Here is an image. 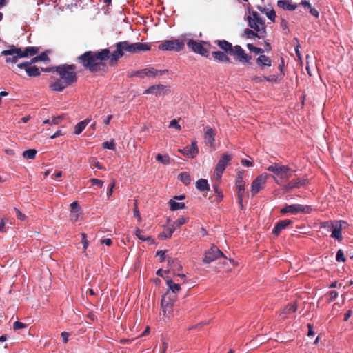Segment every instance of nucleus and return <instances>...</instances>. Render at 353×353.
Here are the masks:
<instances>
[{
	"instance_id": "nucleus-1",
	"label": "nucleus",
	"mask_w": 353,
	"mask_h": 353,
	"mask_svg": "<svg viewBox=\"0 0 353 353\" xmlns=\"http://www.w3.org/2000/svg\"><path fill=\"white\" fill-rule=\"evenodd\" d=\"M114 46L115 50L112 53L108 48L86 51L78 56L76 61L85 70L91 73L107 72L108 68L106 61H108L109 65L115 66L119 59L124 56L125 52L137 54L151 49L150 45L147 43H130L128 41L117 42Z\"/></svg>"
},
{
	"instance_id": "nucleus-2",
	"label": "nucleus",
	"mask_w": 353,
	"mask_h": 353,
	"mask_svg": "<svg viewBox=\"0 0 353 353\" xmlns=\"http://www.w3.org/2000/svg\"><path fill=\"white\" fill-rule=\"evenodd\" d=\"M55 71L59 79L50 84V88L53 91L61 92L77 81L76 65L74 64L59 65L55 67Z\"/></svg>"
},
{
	"instance_id": "nucleus-3",
	"label": "nucleus",
	"mask_w": 353,
	"mask_h": 353,
	"mask_svg": "<svg viewBox=\"0 0 353 353\" xmlns=\"http://www.w3.org/2000/svg\"><path fill=\"white\" fill-rule=\"evenodd\" d=\"M214 43L222 50V52L233 56L236 61L243 65L251 64L252 57L248 54L241 46H233L231 43L224 39L216 40Z\"/></svg>"
},
{
	"instance_id": "nucleus-4",
	"label": "nucleus",
	"mask_w": 353,
	"mask_h": 353,
	"mask_svg": "<svg viewBox=\"0 0 353 353\" xmlns=\"http://www.w3.org/2000/svg\"><path fill=\"white\" fill-rule=\"evenodd\" d=\"M39 52V48L28 46L22 49L12 45L8 50H3L1 54L6 56V62L15 63L19 58L34 56Z\"/></svg>"
},
{
	"instance_id": "nucleus-5",
	"label": "nucleus",
	"mask_w": 353,
	"mask_h": 353,
	"mask_svg": "<svg viewBox=\"0 0 353 353\" xmlns=\"http://www.w3.org/2000/svg\"><path fill=\"white\" fill-rule=\"evenodd\" d=\"M248 9L250 14L247 17L248 26L256 32H259L260 34H266L265 19L261 17L257 12H250V5H248Z\"/></svg>"
},
{
	"instance_id": "nucleus-6",
	"label": "nucleus",
	"mask_w": 353,
	"mask_h": 353,
	"mask_svg": "<svg viewBox=\"0 0 353 353\" xmlns=\"http://www.w3.org/2000/svg\"><path fill=\"white\" fill-rule=\"evenodd\" d=\"M176 299V295L171 294L169 291L162 296L161 307L165 317L169 319L172 315L174 303Z\"/></svg>"
},
{
	"instance_id": "nucleus-7",
	"label": "nucleus",
	"mask_w": 353,
	"mask_h": 353,
	"mask_svg": "<svg viewBox=\"0 0 353 353\" xmlns=\"http://www.w3.org/2000/svg\"><path fill=\"white\" fill-rule=\"evenodd\" d=\"M312 209L310 205H304L301 204H292L286 205L285 208H282L280 212L283 214L290 213L292 214H296L298 213H304V214H310L312 212Z\"/></svg>"
},
{
	"instance_id": "nucleus-8",
	"label": "nucleus",
	"mask_w": 353,
	"mask_h": 353,
	"mask_svg": "<svg viewBox=\"0 0 353 353\" xmlns=\"http://www.w3.org/2000/svg\"><path fill=\"white\" fill-rule=\"evenodd\" d=\"M268 177V174L266 173L261 174L259 175L251 184V195L252 196H255L258 194L261 190L264 189L267 179Z\"/></svg>"
},
{
	"instance_id": "nucleus-9",
	"label": "nucleus",
	"mask_w": 353,
	"mask_h": 353,
	"mask_svg": "<svg viewBox=\"0 0 353 353\" xmlns=\"http://www.w3.org/2000/svg\"><path fill=\"white\" fill-rule=\"evenodd\" d=\"M184 42L178 39L166 40L159 46L161 50H170L179 52L184 48Z\"/></svg>"
},
{
	"instance_id": "nucleus-10",
	"label": "nucleus",
	"mask_w": 353,
	"mask_h": 353,
	"mask_svg": "<svg viewBox=\"0 0 353 353\" xmlns=\"http://www.w3.org/2000/svg\"><path fill=\"white\" fill-rule=\"evenodd\" d=\"M231 160L232 156L228 153H224L221 156L214 170V174L217 179H220L221 178L226 166L230 163Z\"/></svg>"
},
{
	"instance_id": "nucleus-11",
	"label": "nucleus",
	"mask_w": 353,
	"mask_h": 353,
	"mask_svg": "<svg viewBox=\"0 0 353 353\" xmlns=\"http://www.w3.org/2000/svg\"><path fill=\"white\" fill-rule=\"evenodd\" d=\"M187 46L192 52L199 54L203 57H208L209 56V50L203 47L202 41H196L193 39H189L187 41Z\"/></svg>"
},
{
	"instance_id": "nucleus-12",
	"label": "nucleus",
	"mask_w": 353,
	"mask_h": 353,
	"mask_svg": "<svg viewBox=\"0 0 353 353\" xmlns=\"http://www.w3.org/2000/svg\"><path fill=\"white\" fill-rule=\"evenodd\" d=\"M223 256V253L216 245H213L210 250L205 251L203 262L204 263H210Z\"/></svg>"
},
{
	"instance_id": "nucleus-13",
	"label": "nucleus",
	"mask_w": 353,
	"mask_h": 353,
	"mask_svg": "<svg viewBox=\"0 0 353 353\" xmlns=\"http://www.w3.org/2000/svg\"><path fill=\"white\" fill-rule=\"evenodd\" d=\"M347 225V222L344 221H335L334 225L332 224L331 237L337 239L339 241H341L343 239L341 231L343 229H345Z\"/></svg>"
},
{
	"instance_id": "nucleus-14",
	"label": "nucleus",
	"mask_w": 353,
	"mask_h": 353,
	"mask_svg": "<svg viewBox=\"0 0 353 353\" xmlns=\"http://www.w3.org/2000/svg\"><path fill=\"white\" fill-rule=\"evenodd\" d=\"M178 151L188 158H194L199 153L196 141H192L190 145H187L183 149H179Z\"/></svg>"
},
{
	"instance_id": "nucleus-15",
	"label": "nucleus",
	"mask_w": 353,
	"mask_h": 353,
	"mask_svg": "<svg viewBox=\"0 0 353 353\" xmlns=\"http://www.w3.org/2000/svg\"><path fill=\"white\" fill-rule=\"evenodd\" d=\"M17 68L24 69L27 74L30 77H38L40 75L39 70L34 65H30V63L23 62L17 65Z\"/></svg>"
},
{
	"instance_id": "nucleus-16",
	"label": "nucleus",
	"mask_w": 353,
	"mask_h": 353,
	"mask_svg": "<svg viewBox=\"0 0 353 353\" xmlns=\"http://www.w3.org/2000/svg\"><path fill=\"white\" fill-rule=\"evenodd\" d=\"M169 91V88L162 84L150 86L148 88L145 93L154 94L156 96H161L165 94Z\"/></svg>"
},
{
	"instance_id": "nucleus-17",
	"label": "nucleus",
	"mask_w": 353,
	"mask_h": 353,
	"mask_svg": "<svg viewBox=\"0 0 353 353\" xmlns=\"http://www.w3.org/2000/svg\"><path fill=\"white\" fill-rule=\"evenodd\" d=\"M215 135V130L212 129L210 126L205 127L204 133L205 142L207 145H210L211 148H214Z\"/></svg>"
},
{
	"instance_id": "nucleus-18",
	"label": "nucleus",
	"mask_w": 353,
	"mask_h": 353,
	"mask_svg": "<svg viewBox=\"0 0 353 353\" xmlns=\"http://www.w3.org/2000/svg\"><path fill=\"white\" fill-rule=\"evenodd\" d=\"M256 63L261 70H265L272 65L270 58L264 54L259 55V57L256 59Z\"/></svg>"
},
{
	"instance_id": "nucleus-19",
	"label": "nucleus",
	"mask_w": 353,
	"mask_h": 353,
	"mask_svg": "<svg viewBox=\"0 0 353 353\" xmlns=\"http://www.w3.org/2000/svg\"><path fill=\"white\" fill-rule=\"evenodd\" d=\"M292 221L290 219L281 220L274 225L272 233L275 235H279L281 230L285 229L288 226L291 225Z\"/></svg>"
},
{
	"instance_id": "nucleus-20",
	"label": "nucleus",
	"mask_w": 353,
	"mask_h": 353,
	"mask_svg": "<svg viewBox=\"0 0 353 353\" xmlns=\"http://www.w3.org/2000/svg\"><path fill=\"white\" fill-rule=\"evenodd\" d=\"M212 57L219 62L231 63V59L229 54L222 51H214L212 52Z\"/></svg>"
},
{
	"instance_id": "nucleus-21",
	"label": "nucleus",
	"mask_w": 353,
	"mask_h": 353,
	"mask_svg": "<svg viewBox=\"0 0 353 353\" xmlns=\"http://www.w3.org/2000/svg\"><path fill=\"white\" fill-rule=\"evenodd\" d=\"M165 283L168 287V291L171 294L176 295V294L181 290V285L179 283H176L171 279H166Z\"/></svg>"
},
{
	"instance_id": "nucleus-22",
	"label": "nucleus",
	"mask_w": 353,
	"mask_h": 353,
	"mask_svg": "<svg viewBox=\"0 0 353 353\" xmlns=\"http://www.w3.org/2000/svg\"><path fill=\"white\" fill-rule=\"evenodd\" d=\"M176 228V224H174V222H171L170 221H168V225L166 228H168V234H165L164 233H160L159 234V238L161 239H166L171 238L172 234L174 233Z\"/></svg>"
},
{
	"instance_id": "nucleus-23",
	"label": "nucleus",
	"mask_w": 353,
	"mask_h": 353,
	"mask_svg": "<svg viewBox=\"0 0 353 353\" xmlns=\"http://www.w3.org/2000/svg\"><path fill=\"white\" fill-rule=\"evenodd\" d=\"M143 75L147 77H155L158 74L162 75L165 74L167 70H158L154 68H148L143 69Z\"/></svg>"
},
{
	"instance_id": "nucleus-24",
	"label": "nucleus",
	"mask_w": 353,
	"mask_h": 353,
	"mask_svg": "<svg viewBox=\"0 0 353 353\" xmlns=\"http://www.w3.org/2000/svg\"><path fill=\"white\" fill-rule=\"evenodd\" d=\"M236 191H237V196H238V203L240 205L241 210L244 208L243 204V199L245 194V185H236Z\"/></svg>"
},
{
	"instance_id": "nucleus-25",
	"label": "nucleus",
	"mask_w": 353,
	"mask_h": 353,
	"mask_svg": "<svg viewBox=\"0 0 353 353\" xmlns=\"http://www.w3.org/2000/svg\"><path fill=\"white\" fill-rule=\"evenodd\" d=\"M304 180L298 178L296 179H293L290 181L286 185L285 188L288 190H291L294 188H299L304 185Z\"/></svg>"
},
{
	"instance_id": "nucleus-26",
	"label": "nucleus",
	"mask_w": 353,
	"mask_h": 353,
	"mask_svg": "<svg viewBox=\"0 0 353 353\" xmlns=\"http://www.w3.org/2000/svg\"><path fill=\"white\" fill-rule=\"evenodd\" d=\"M90 121H91V119L87 118L86 119L78 123L75 125V128H74L75 130H74V133L76 135L80 134L83 132V130L85 128V127L88 125V124L90 122Z\"/></svg>"
},
{
	"instance_id": "nucleus-27",
	"label": "nucleus",
	"mask_w": 353,
	"mask_h": 353,
	"mask_svg": "<svg viewBox=\"0 0 353 353\" xmlns=\"http://www.w3.org/2000/svg\"><path fill=\"white\" fill-rule=\"evenodd\" d=\"M292 172L293 171L288 166L283 165L279 176L283 179H288L292 176Z\"/></svg>"
},
{
	"instance_id": "nucleus-28",
	"label": "nucleus",
	"mask_w": 353,
	"mask_h": 353,
	"mask_svg": "<svg viewBox=\"0 0 353 353\" xmlns=\"http://www.w3.org/2000/svg\"><path fill=\"white\" fill-rule=\"evenodd\" d=\"M244 35L248 39H252L257 37L259 39L263 38L265 34H260L259 32H256L254 29L251 30L246 28L244 30Z\"/></svg>"
},
{
	"instance_id": "nucleus-29",
	"label": "nucleus",
	"mask_w": 353,
	"mask_h": 353,
	"mask_svg": "<svg viewBox=\"0 0 353 353\" xmlns=\"http://www.w3.org/2000/svg\"><path fill=\"white\" fill-rule=\"evenodd\" d=\"M196 187L199 191H201V192L210 190V187H209L208 181L204 179H199L196 183Z\"/></svg>"
},
{
	"instance_id": "nucleus-30",
	"label": "nucleus",
	"mask_w": 353,
	"mask_h": 353,
	"mask_svg": "<svg viewBox=\"0 0 353 353\" xmlns=\"http://www.w3.org/2000/svg\"><path fill=\"white\" fill-rule=\"evenodd\" d=\"M278 6L285 10H294L297 8L296 4H292L285 1H279Z\"/></svg>"
},
{
	"instance_id": "nucleus-31",
	"label": "nucleus",
	"mask_w": 353,
	"mask_h": 353,
	"mask_svg": "<svg viewBox=\"0 0 353 353\" xmlns=\"http://www.w3.org/2000/svg\"><path fill=\"white\" fill-rule=\"evenodd\" d=\"M170 210L175 211L179 209H184L185 208V205L184 203H178L175 201L170 199L169 201Z\"/></svg>"
},
{
	"instance_id": "nucleus-32",
	"label": "nucleus",
	"mask_w": 353,
	"mask_h": 353,
	"mask_svg": "<svg viewBox=\"0 0 353 353\" xmlns=\"http://www.w3.org/2000/svg\"><path fill=\"white\" fill-rule=\"evenodd\" d=\"M82 216L79 210H71L70 214V219L72 223H77L81 221Z\"/></svg>"
},
{
	"instance_id": "nucleus-33",
	"label": "nucleus",
	"mask_w": 353,
	"mask_h": 353,
	"mask_svg": "<svg viewBox=\"0 0 353 353\" xmlns=\"http://www.w3.org/2000/svg\"><path fill=\"white\" fill-rule=\"evenodd\" d=\"M297 306L296 303H288L283 310L285 314H290L296 311Z\"/></svg>"
},
{
	"instance_id": "nucleus-34",
	"label": "nucleus",
	"mask_w": 353,
	"mask_h": 353,
	"mask_svg": "<svg viewBox=\"0 0 353 353\" xmlns=\"http://www.w3.org/2000/svg\"><path fill=\"white\" fill-rule=\"evenodd\" d=\"M156 159L163 165H168L170 163V158L168 154L162 155L161 154H158L156 156Z\"/></svg>"
},
{
	"instance_id": "nucleus-35",
	"label": "nucleus",
	"mask_w": 353,
	"mask_h": 353,
	"mask_svg": "<svg viewBox=\"0 0 353 353\" xmlns=\"http://www.w3.org/2000/svg\"><path fill=\"white\" fill-rule=\"evenodd\" d=\"M282 165H281L280 163H274V164L268 166L266 169L269 172H272L279 176V173H280V169L282 168Z\"/></svg>"
},
{
	"instance_id": "nucleus-36",
	"label": "nucleus",
	"mask_w": 353,
	"mask_h": 353,
	"mask_svg": "<svg viewBox=\"0 0 353 353\" xmlns=\"http://www.w3.org/2000/svg\"><path fill=\"white\" fill-rule=\"evenodd\" d=\"M37 154V150L34 149H29L23 152V157L27 159H34Z\"/></svg>"
},
{
	"instance_id": "nucleus-37",
	"label": "nucleus",
	"mask_w": 353,
	"mask_h": 353,
	"mask_svg": "<svg viewBox=\"0 0 353 353\" xmlns=\"http://www.w3.org/2000/svg\"><path fill=\"white\" fill-rule=\"evenodd\" d=\"M246 46L250 52H254L256 54H263L264 50L261 48L256 47L252 43H248Z\"/></svg>"
},
{
	"instance_id": "nucleus-38",
	"label": "nucleus",
	"mask_w": 353,
	"mask_h": 353,
	"mask_svg": "<svg viewBox=\"0 0 353 353\" xmlns=\"http://www.w3.org/2000/svg\"><path fill=\"white\" fill-rule=\"evenodd\" d=\"M179 179L185 185L191 182V177L188 172H182L179 174Z\"/></svg>"
},
{
	"instance_id": "nucleus-39",
	"label": "nucleus",
	"mask_w": 353,
	"mask_h": 353,
	"mask_svg": "<svg viewBox=\"0 0 353 353\" xmlns=\"http://www.w3.org/2000/svg\"><path fill=\"white\" fill-rule=\"evenodd\" d=\"M189 221V217L181 216L178 218V219L174 221V224L177 228H180L182 225L186 223Z\"/></svg>"
},
{
	"instance_id": "nucleus-40",
	"label": "nucleus",
	"mask_w": 353,
	"mask_h": 353,
	"mask_svg": "<svg viewBox=\"0 0 353 353\" xmlns=\"http://www.w3.org/2000/svg\"><path fill=\"white\" fill-rule=\"evenodd\" d=\"M135 234L140 240H142L143 241H149L151 239L150 237H145V236L143 235V231L139 228H136Z\"/></svg>"
},
{
	"instance_id": "nucleus-41",
	"label": "nucleus",
	"mask_w": 353,
	"mask_h": 353,
	"mask_svg": "<svg viewBox=\"0 0 353 353\" xmlns=\"http://www.w3.org/2000/svg\"><path fill=\"white\" fill-rule=\"evenodd\" d=\"M89 163L91 165L97 168L98 169L102 170L104 168L99 163L96 157H91L89 159Z\"/></svg>"
},
{
	"instance_id": "nucleus-42",
	"label": "nucleus",
	"mask_w": 353,
	"mask_h": 353,
	"mask_svg": "<svg viewBox=\"0 0 353 353\" xmlns=\"http://www.w3.org/2000/svg\"><path fill=\"white\" fill-rule=\"evenodd\" d=\"M213 188L214 190L215 193L217 194V202H219L222 200L223 195L222 192L219 190V185L216 184L213 185Z\"/></svg>"
},
{
	"instance_id": "nucleus-43",
	"label": "nucleus",
	"mask_w": 353,
	"mask_h": 353,
	"mask_svg": "<svg viewBox=\"0 0 353 353\" xmlns=\"http://www.w3.org/2000/svg\"><path fill=\"white\" fill-rule=\"evenodd\" d=\"M102 145L105 149L114 150L116 148L114 141L103 142Z\"/></svg>"
},
{
	"instance_id": "nucleus-44",
	"label": "nucleus",
	"mask_w": 353,
	"mask_h": 353,
	"mask_svg": "<svg viewBox=\"0 0 353 353\" xmlns=\"http://www.w3.org/2000/svg\"><path fill=\"white\" fill-rule=\"evenodd\" d=\"M336 260L338 262H345V257L344 256V253L342 250H339L336 253Z\"/></svg>"
},
{
	"instance_id": "nucleus-45",
	"label": "nucleus",
	"mask_w": 353,
	"mask_h": 353,
	"mask_svg": "<svg viewBox=\"0 0 353 353\" xmlns=\"http://www.w3.org/2000/svg\"><path fill=\"white\" fill-rule=\"evenodd\" d=\"M168 263L170 265H173L176 270H181V268H182V266L181 265V264L176 259H169Z\"/></svg>"
},
{
	"instance_id": "nucleus-46",
	"label": "nucleus",
	"mask_w": 353,
	"mask_h": 353,
	"mask_svg": "<svg viewBox=\"0 0 353 353\" xmlns=\"http://www.w3.org/2000/svg\"><path fill=\"white\" fill-rule=\"evenodd\" d=\"M134 216L138 219V221L140 222L141 220V214L139 212V210L137 207V201H135L134 202V208L133 210Z\"/></svg>"
},
{
	"instance_id": "nucleus-47",
	"label": "nucleus",
	"mask_w": 353,
	"mask_h": 353,
	"mask_svg": "<svg viewBox=\"0 0 353 353\" xmlns=\"http://www.w3.org/2000/svg\"><path fill=\"white\" fill-rule=\"evenodd\" d=\"M14 212L16 213L17 217L19 219H20L21 221H24V220L26 219V216L24 214H23L18 208H14Z\"/></svg>"
},
{
	"instance_id": "nucleus-48",
	"label": "nucleus",
	"mask_w": 353,
	"mask_h": 353,
	"mask_svg": "<svg viewBox=\"0 0 353 353\" xmlns=\"http://www.w3.org/2000/svg\"><path fill=\"white\" fill-rule=\"evenodd\" d=\"M245 185L243 179L242 172H239L236 177V185Z\"/></svg>"
},
{
	"instance_id": "nucleus-49",
	"label": "nucleus",
	"mask_w": 353,
	"mask_h": 353,
	"mask_svg": "<svg viewBox=\"0 0 353 353\" xmlns=\"http://www.w3.org/2000/svg\"><path fill=\"white\" fill-rule=\"evenodd\" d=\"M63 118H64L63 115H60L57 117H54L51 120V124L52 125H57L61 123V121L63 119Z\"/></svg>"
},
{
	"instance_id": "nucleus-50",
	"label": "nucleus",
	"mask_w": 353,
	"mask_h": 353,
	"mask_svg": "<svg viewBox=\"0 0 353 353\" xmlns=\"http://www.w3.org/2000/svg\"><path fill=\"white\" fill-rule=\"evenodd\" d=\"M81 236H82V243L83 245V250H84V251H85L86 248H88V245H89V241L87 239L86 234L82 233Z\"/></svg>"
},
{
	"instance_id": "nucleus-51",
	"label": "nucleus",
	"mask_w": 353,
	"mask_h": 353,
	"mask_svg": "<svg viewBox=\"0 0 353 353\" xmlns=\"http://www.w3.org/2000/svg\"><path fill=\"white\" fill-rule=\"evenodd\" d=\"M129 76L130 77H134V76H137V77H139L140 78H143L144 77L143 70H137V71H132Z\"/></svg>"
},
{
	"instance_id": "nucleus-52",
	"label": "nucleus",
	"mask_w": 353,
	"mask_h": 353,
	"mask_svg": "<svg viewBox=\"0 0 353 353\" xmlns=\"http://www.w3.org/2000/svg\"><path fill=\"white\" fill-rule=\"evenodd\" d=\"M27 325L20 321H15L13 324L14 330H19L25 328Z\"/></svg>"
},
{
	"instance_id": "nucleus-53",
	"label": "nucleus",
	"mask_w": 353,
	"mask_h": 353,
	"mask_svg": "<svg viewBox=\"0 0 353 353\" xmlns=\"http://www.w3.org/2000/svg\"><path fill=\"white\" fill-rule=\"evenodd\" d=\"M169 127L175 128L177 130H181V125L179 124V123L177 122V121L176 119H173L170 121Z\"/></svg>"
},
{
	"instance_id": "nucleus-54",
	"label": "nucleus",
	"mask_w": 353,
	"mask_h": 353,
	"mask_svg": "<svg viewBox=\"0 0 353 353\" xmlns=\"http://www.w3.org/2000/svg\"><path fill=\"white\" fill-rule=\"evenodd\" d=\"M265 14H266L267 17L270 20H271L272 21H274L275 17H276V12H275V11L274 10H271L269 12H266Z\"/></svg>"
},
{
	"instance_id": "nucleus-55",
	"label": "nucleus",
	"mask_w": 353,
	"mask_h": 353,
	"mask_svg": "<svg viewBox=\"0 0 353 353\" xmlns=\"http://www.w3.org/2000/svg\"><path fill=\"white\" fill-rule=\"evenodd\" d=\"M90 182L93 185H98L100 188H102L103 182V181L98 179H91Z\"/></svg>"
},
{
	"instance_id": "nucleus-56",
	"label": "nucleus",
	"mask_w": 353,
	"mask_h": 353,
	"mask_svg": "<svg viewBox=\"0 0 353 353\" xmlns=\"http://www.w3.org/2000/svg\"><path fill=\"white\" fill-rule=\"evenodd\" d=\"M330 294V301H334L338 296V292L336 290H332L329 293Z\"/></svg>"
},
{
	"instance_id": "nucleus-57",
	"label": "nucleus",
	"mask_w": 353,
	"mask_h": 353,
	"mask_svg": "<svg viewBox=\"0 0 353 353\" xmlns=\"http://www.w3.org/2000/svg\"><path fill=\"white\" fill-rule=\"evenodd\" d=\"M38 59H39V61H50V59H49L48 54H46V52H42L41 54L38 55Z\"/></svg>"
},
{
	"instance_id": "nucleus-58",
	"label": "nucleus",
	"mask_w": 353,
	"mask_h": 353,
	"mask_svg": "<svg viewBox=\"0 0 353 353\" xmlns=\"http://www.w3.org/2000/svg\"><path fill=\"white\" fill-rule=\"evenodd\" d=\"M309 9V11H310V13L315 17L316 18H318L319 16V11L314 8H312V6L310 8H308Z\"/></svg>"
},
{
	"instance_id": "nucleus-59",
	"label": "nucleus",
	"mask_w": 353,
	"mask_h": 353,
	"mask_svg": "<svg viewBox=\"0 0 353 353\" xmlns=\"http://www.w3.org/2000/svg\"><path fill=\"white\" fill-rule=\"evenodd\" d=\"M241 163L243 166H246V167H251L254 165L252 161L245 159H242L241 161Z\"/></svg>"
},
{
	"instance_id": "nucleus-60",
	"label": "nucleus",
	"mask_w": 353,
	"mask_h": 353,
	"mask_svg": "<svg viewBox=\"0 0 353 353\" xmlns=\"http://www.w3.org/2000/svg\"><path fill=\"white\" fill-rule=\"evenodd\" d=\"M334 223H335V221H327V222H323L321 223V228H332V224L334 225Z\"/></svg>"
},
{
	"instance_id": "nucleus-61",
	"label": "nucleus",
	"mask_w": 353,
	"mask_h": 353,
	"mask_svg": "<svg viewBox=\"0 0 353 353\" xmlns=\"http://www.w3.org/2000/svg\"><path fill=\"white\" fill-rule=\"evenodd\" d=\"M157 256L160 257L161 262L163 261L165 258V251L159 250L157 252Z\"/></svg>"
},
{
	"instance_id": "nucleus-62",
	"label": "nucleus",
	"mask_w": 353,
	"mask_h": 353,
	"mask_svg": "<svg viewBox=\"0 0 353 353\" xmlns=\"http://www.w3.org/2000/svg\"><path fill=\"white\" fill-rule=\"evenodd\" d=\"M61 337L63 339V341L64 343H68V336H69V333L68 332H63L61 333Z\"/></svg>"
},
{
	"instance_id": "nucleus-63",
	"label": "nucleus",
	"mask_w": 353,
	"mask_h": 353,
	"mask_svg": "<svg viewBox=\"0 0 353 353\" xmlns=\"http://www.w3.org/2000/svg\"><path fill=\"white\" fill-rule=\"evenodd\" d=\"M307 327H308V333H307V336H313L314 335V332L313 330V326L312 324H307Z\"/></svg>"
},
{
	"instance_id": "nucleus-64",
	"label": "nucleus",
	"mask_w": 353,
	"mask_h": 353,
	"mask_svg": "<svg viewBox=\"0 0 353 353\" xmlns=\"http://www.w3.org/2000/svg\"><path fill=\"white\" fill-rule=\"evenodd\" d=\"M115 185V183L114 181H112V183L109 186V190L107 192V196L109 197L112 194V192H113V188Z\"/></svg>"
}]
</instances>
